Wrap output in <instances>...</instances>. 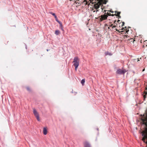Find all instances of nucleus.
<instances>
[{"label":"nucleus","instance_id":"4","mask_svg":"<svg viewBox=\"0 0 147 147\" xmlns=\"http://www.w3.org/2000/svg\"><path fill=\"white\" fill-rule=\"evenodd\" d=\"M33 110V112L34 114V115L36 118V119H37V120L39 121H40V119H39V117L38 113L36 110L35 109H34Z\"/></svg>","mask_w":147,"mask_h":147},{"label":"nucleus","instance_id":"1","mask_svg":"<svg viewBox=\"0 0 147 147\" xmlns=\"http://www.w3.org/2000/svg\"><path fill=\"white\" fill-rule=\"evenodd\" d=\"M105 0H97V3L96 2V3L94 4V8L97 9L100 7V6L102 5V4H106V3Z\"/></svg>","mask_w":147,"mask_h":147},{"label":"nucleus","instance_id":"21","mask_svg":"<svg viewBox=\"0 0 147 147\" xmlns=\"http://www.w3.org/2000/svg\"><path fill=\"white\" fill-rule=\"evenodd\" d=\"M54 16V17H55V19H56V18H57V16H56V15H55V16Z\"/></svg>","mask_w":147,"mask_h":147},{"label":"nucleus","instance_id":"18","mask_svg":"<svg viewBox=\"0 0 147 147\" xmlns=\"http://www.w3.org/2000/svg\"><path fill=\"white\" fill-rule=\"evenodd\" d=\"M107 15L108 16H111V13H108V12H107Z\"/></svg>","mask_w":147,"mask_h":147},{"label":"nucleus","instance_id":"36","mask_svg":"<svg viewBox=\"0 0 147 147\" xmlns=\"http://www.w3.org/2000/svg\"><path fill=\"white\" fill-rule=\"evenodd\" d=\"M106 11V10H105V11H105H105Z\"/></svg>","mask_w":147,"mask_h":147},{"label":"nucleus","instance_id":"14","mask_svg":"<svg viewBox=\"0 0 147 147\" xmlns=\"http://www.w3.org/2000/svg\"><path fill=\"white\" fill-rule=\"evenodd\" d=\"M60 27L61 28V30L63 31H64V30L63 29V26L62 25V23H61V25H60Z\"/></svg>","mask_w":147,"mask_h":147},{"label":"nucleus","instance_id":"10","mask_svg":"<svg viewBox=\"0 0 147 147\" xmlns=\"http://www.w3.org/2000/svg\"><path fill=\"white\" fill-rule=\"evenodd\" d=\"M105 55L106 56L107 55H109L111 56L112 55V54L108 51H107L105 53Z\"/></svg>","mask_w":147,"mask_h":147},{"label":"nucleus","instance_id":"13","mask_svg":"<svg viewBox=\"0 0 147 147\" xmlns=\"http://www.w3.org/2000/svg\"><path fill=\"white\" fill-rule=\"evenodd\" d=\"M56 21L58 22L60 25H61V22L58 20L57 18H56V19H55Z\"/></svg>","mask_w":147,"mask_h":147},{"label":"nucleus","instance_id":"19","mask_svg":"<svg viewBox=\"0 0 147 147\" xmlns=\"http://www.w3.org/2000/svg\"><path fill=\"white\" fill-rule=\"evenodd\" d=\"M116 20H115V21H114V23L115 24H116L117 25V23H116Z\"/></svg>","mask_w":147,"mask_h":147},{"label":"nucleus","instance_id":"5","mask_svg":"<svg viewBox=\"0 0 147 147\" xmlns=\"http://www.w3.org/2000/svg\"><path fill=\"white\" fill-rule=\"evenodd\" d=\"M106 13H105V14L104 15H102L100 16V21L101 22L103 20H105L107 19L108 17V15L105 14Z\"/></svg>","mask_w":147,"mask_h":147},{"label":"nucleus","instance_id":"15","mask_svg":"<svg viewBox=\"0 0 147 147\" xmlns=\"http://www.w3.org/2000/svg\"><path fill=\"white\" fill-rule=\"evenodd\" d=\"M49 13H50L52 15H53L54 16L55 15V13H52V12H49Z\"/></svg>","mask_w":147,"mask_h":147},{"label":"nucleus","instance_id":"12","mask_svg":"<svg viewBox=\"0 0 147 147\" xmlns=\"http://www.w3.org/2000/svg\"><path fill=\"white\" fill-rule=\"evenodd\" d=\"M85 82V79H82V80L81 81V83L83 85L84 84Z\"/></svg>","mask_w":147,"mask_h":147},{"label":"nucleus","instance_id":"23","mask_svg":"<svg viewBox=\"0 0 147 147\" xmlns=\"http://www.w3.org/2000/svg\"><path fill=\"white\" fill-rule=\"evenodd\" d=\"M109 11H110V12H112V13H113V11H112V10H110Z\"/></svg>","mask_w":147,"mask_h":147},{"label":"nucleus","instance_id":"8","mask_svg":"<svg viewBox=\"0 0 147 147\" xmlns=\"http://www.w3.org/2000/svg\"><path fill=\"white\" fill-rule=\"evenodd\" d=\"M84 147H90V144L87 142H85L84 143Z\"/></svg>","mask_w":147,"mask_h":147},{"label":"nucleus","instance_id":"37","mask_svg":"<svg viewBox=\"0 0 147 147\" xmlns=\"http://www.w3.org/2000/svg\"><path fill=\"white\" fill-rule=\"evenodd\" d=\"M134 41H135V40H134V41H133V42H134Z\"/></svg>","mask_w":147,"mask_h":147},{"label":"nucleus","instance_id":"24","mask_svg":"<svg viewBox=\"0 0 147 147\" xmlns=\"http://www.w3.org/2000/svg\"><path fill=\"white\" fill-rule=\"evenodd\" d=\"M116 27V26H115H115H113L112 28H115V27Z\"/></svg>","mask_w":147,"mask_h":147},{"label":"nucleus","instance_id":"39","mask_svg":"<svg viewBox=\"0 0 147 147\" xmlns=\"http://www.w3.org/2000/svg\"><path fill=\"white\" fill-rule=\"evenodd\" d=\"M90 0V1H91V0Z\"/></svg>","mask_w":147,"mask_h":147},{"label":"nucleus","instance_id":"32","mask_svg":"<svg viewBox=\"0 0 147 147\" xmlns=\"http://www.w3.org/2000/svg\"><path fill=\"white\" fill-rule=\"evenodd\" d=\"M86 4H88V3H87V2H86Z\"/></svg>","mask_w":147,"mask_h":147},{"label":"nucleus","instance_id":"11","mask_svg":"<svg viewBox=\"0 0 147 147\" xmlns=\"http://www.w3.org/2000/svg\"><path fill=\"white\" fill-rule=\"evenodd\" d=\"M60 33V32L58 30H56L55 31V34L56 35H58Z\"/></svg>","mask_w":147,"mask_h":147},{"label":"nucleus","instance_id":"9","mask_svg":"<svg viewBox=\"0 0 147 147\" xmlns=\"http://www.w3.org/2000/svg\"><path fill=\"white\" fill-rule=\"evenodd\" d=\"M115 13H117L116 14H115V15L119 17V18H120L121 16L119 15L120 14L121 12H118L117 11H115Z\"/></svg>","mask_w":147,"mask_h":147},{"label":"nucleus","instance_id":"29","mask_svg":"<svg viewBox=\"0 0 147 147\" xmlns=\"http://www.w3.org/2000/svg\"><path fill=\"white\" fill-rule=\"evenodd\" d=\"M143 47H145V46H144V45H143Z\"/></svg>","mask_w":147,"mask_h":147},{"label":"nucleus","instance_id":"26","mask_svg":"<svg viewBox=\"0 0 147 147\" xmlns=\"http://www.w3.org/2000/svg\"><path fill=\"white\" fill-rule=\"evenodd\" d=\"M114 15H115V14H111V16H114Z\"/></svg>","mask_w":147,"mask_h":147},{"label":"nucleus","instance_id":"27","mask_svg":"<svg viewBox=\"0 0 147 147\" xmlns=\"http://www.w3.org/2000/svg\"><path fill=\"white\" fill-rule=\"evenodd\" d=\"M145 94H147V91L145 92Z\"/></svg>","mask_w":147,"mask_h":147},{"label":"nucleus","instance_id":"3","mask_svg":"<svg viewBox=\"0 0 147 147\" xmlns=\"http://www.w3.org/2000/svg\"><path fill=\"white\" fill-rule=\"evenodd\" d=\"M141 119L143 122V124H145L146 126H147V112H146L143 115V117H142Z\"/></svg>","mask_w":147,"mask_h":147},{"label":"nucleus","instance_id":"22","mask_svg":"<svg viewBox=\"0 0 147 147\" xmlns=\"http://www.w3.org/2000/svg\"><path fill=\"white\" fill-rule=\"evenodd\" d=\"M147 40L145 41L144 42V44H145V43H147Z\"/></svg>","mask_w":147,"mask_h":147},{"label":"nucleus","instance_id":"25","mask_svg":"<svg viewBox=\"0 0 147 147\" xmlns=\"http://www.w3.org/2000/svg\"><path fill=\"white\" fill-rule=\"evenodd\" d=\"M116 30L117 31H119V32H120V31H119V30L117 29H116Z\"/></svg>","mask_w":147,"mask_h":147},{"label":"nucleus","instance_id":"35","mask_svg":"<svg viewBox=\"0 0 147 147\" xmlns=\"http://www.w3.org/2000/svg\"><path fill=\"white\" fill-rule=\"evenodd\" d=\"M147 45H146V47H147Z\"/></svg>","mask_w":147,"mask_h":147},{"label":"nucleus","instance_id":"28","mask_svg":"<svg viewBox=\"0 0 147 147\" xmlns=\"http://www.w3.org/2000/svg\"><path fill=\"white\" fill-rule=\"evenodd\" d=\"M120 21V20H118L117 21V22L118 23H119V22Z\"/></svg>","mask_w":147,"mask_h":147},{"label":"nucleus","instance_id":"38","mask_svg":"<svg viewBox=\"0 0 147 147\" xmlns=\"http://www.w3.org/2000/svg\"><path fill=\"white\" fill-rule=\"evenodd\" d=\"M146 89H147V88L146 87Z\"/></svg>","mask_w":147,"mask_h":147},{"label":"nucleus","instance_id":"34","mask_svg":"<svg viewBox=\"0 0 147 147\" xmlns=\"http://www.w3.org/2000/svg\"><path fill=\"white\" fill-rule=\"evenodd\" d=\"M95 11H93V12H94Z\"/></svg>","mask_w":147,"mask_h":147},{"label":"nucleus","instance_id":"16","mask_svg":"<svg viewBox=\"0 0 147 147\" xmlns=\"http://www.w3.org/2000/svg\"><path fill=\"white\" fill-rule=\"evenodd\" d=\"M124 24H125V23L124 22H122V24L121 25V26H124ZM122 28H123V29H121V30H122V29L123 30V28H124L123 27Z\"/></svg>","mask_w":147,"mask_h":147},{"label":"nucleus","instance_id":"2","mask_svg":"<svg viewBox=\"0 0 147 147\" xmlns=\"http://www.w3.org/2000/svg\"><path fill=\"white\" fill-rule=\"evenodd\" d=\"M79 59L78 57H76L74 58L73 63H74L73 65L75 67L76 71H77L78 67L79 65Z\"/></svg>","mask_w":147,"mask_h":147},{"label":"nucleus","instance_id":"7","mask_svg":"<svg viewBox=\"0 0 147 147\" xmlns=\"http://www.w3.org/2000/svg\"><path fill=\"white\" fill-rule=\"evenodd\" d=\"M43 132L44 134L46 135L47 134V127H44L43 128Z\"/></svg>","mask_w":147,"mask_h":147},{"label":"nucleus","instance_id":"17","mask_svg":"<svg viewBox=\"0 0 147 147\" xmlns=\"http://www.w3.org/2000/svg\"><path fill=\"white\" fill-rule=\"evenodd\" d=\"M26 89H27V90L28 91H31V89H30V87H27L26 88Z\"/></svg>","mask_w":147,"mask_h":147},{"label":"nucleus","instance_id":"31","mask_svg":"<svg viewBox=\"0 0 147 147\" xmlns=\"http://www.w3.org/2000/svg\"><path fill=\"white\" fill-rule=\"evenodd\" d=\"M129 31V30L128 31L127 30V31H126V32H127Z\"/></svg>","mask_w":147,"mask_h":147},{"label":"nucleus","instance_id":"20","mask_svg":"<svg viewBox=\"0 0 147 147\" xmlns=\"http://www.w3.org/2000/svg\"><path fill=\"white\" fill-rule=\"evenodd\" d=\"M113 24H111V25H110V26H110V27H113Z\"/></svg>","mask_w":147,"mask_h":147},{"label":"nucleus","instance_id":"6","mask_svg":"<svg viewBox=\"0 0 147 147\" xmlns=\"http://www.w3.org/2000/svg\"><path fill=\"white\" fill-rule=\"evenodd\" d=\"M126 71L125 70H124L123 69H119L117 71L116 73L118 74H124L125 72Z\"/></svg>","mask_w":147,"mask_h":147},{"label":"nucleus","instance_id":"33","mask_svg":"<svg viewBox=\"0 0 147 147\" xmlns=\"http://www.w3.org/2000/svg\"><path fill=\"white\" fill-rule=\"evenodd\" d=\"M98 11V10H97L96 11Z\"/></svg>","mask_w":147,"mask_h":147},{"label":"nucleus","instance_id":"30","mask_svg":"<svg viewBox=\"0 0 147 147\" xmlns=\"http://www.w3.org/2000/svg\"><path fill=\"white\" fill-rule=\"evenodd\" d=\"M144 96V98H145V95Z\"/></svg>","mask_w":147,"mask_h":147}]
</instances>
